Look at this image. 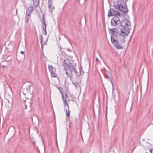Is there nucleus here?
Returning <instances> with one entry per match:
<instances>
[{
	"label": "nucleus",
	"instance_id": "1",
	"mask_svg": "<svg viewBox=\"0 0 153 153\" xmlns=\"http://www.w3.org/2000/svg\"><path fill=\"white\" fill-rule=\"evenodd\" d=\"M120 24L123 28L121 29L119 35L122 36H126L129 33L130 29L128 27L130 26L131 23L127 19H125L123 21L120 22L119 18L118 16H114L111 21V25L113 26H115Z\"/></svg>",
	"mask_w": 153,
	"mask_h": 153
},
{
	"label": "nucleus",
	"instance_id": "2",
	"mask_svg": "<svg viewBox=\"0 0 153 153\" xmlns=\"http://www.w3.org/2000/svg\"><path fill=\"white\" fill-rule=\"evenodd\" d=\"M72 60L69 59L64 60L62 63V65L64 66V69L66 73V74L68 78H70V79L72 78L73 75L72 73V71L74 72L76 74H77V71L76 70L75 66L72 64Z\"/></svg>",
	"mask_w": 153,
	"mask_h": 153
},
{
	"label": "nucleus",
	"instance_id": "3",
	"mask_svg": "<svg viewBox=\"0 0 153 153\" xmlns=\"http://www.w3.org/2000/svg\"><path fill=\"white\" fill-rule=\"evenodd\" d=\"M128 0H118L117 4L114 5V7L120 11L123 14H126L128 10L126 3Z\"/></svg>",
	"mask_w": 153,
	"mask_h": 153
},
{
	"label": "nucleus",
	"instance_id": "4",
	"mask_svg": "<svg viewBox=\"0 0 153 153\" xmlns=\"http://www.w3.org/2000/svg\"><path fill=\"white\" fill-rule=\"evenodd\" d=\"M111 41L114 47L117 49H121L123 48V46L120 44L119 42L117 39L114 37L111 36Z\"/></svg>",
	"mask_w": 153,
	"mask_h": 153
},
{
	"label": "nucleus",
	"instance_id": "5",
	"mask_svg": "<svg viewBox=\"0 0 153 153\" xmlns=\"http://www.w3.org/2000/svg\"><path fill=\"white\" fill-rule=\"evenodd\" d=\"M120 14L119 12L117 11L115 9L113 8H111L109 10L108 14V16L109 17L112 16H120Z\"/></svg>",
	"mask_w": 153,
	"mask_h": 153
},
{
	"label": "nucleus",
	"instance_id": "6",
	"mask_svg": "<svg viewBox=\"0 0 153 153\" xmlns=\"http://www.w3.org/2000/svg\"><path fill=\"white\" fill-rule=\"evenodd\" d=\"M109 30L111 35V36L114 37L116 33H117V29L115 28L110 29H109Z\"/></svg>",
	"mask_w": 153,
	"mask_h": 153
},
{
	"label": "nucleus",
	"instance_id": "7",
	"mask_svg": "<svg viewBox=\"0 0 153 153\" xmlns=\"http://www.w3.org/2000/svg\"><path fill=\"white\" fill-rule=\"evenodd\" d=\"M34 10V8L32 6H30L27 8L26 11V13H30L31 15Z\"/></svg>",
	"mask_w": 153,
	"mask_h": 153
},
{
	"label": "nucleus",
	"instance_id": "8",
	"mask_svg": "<svg viewBox=\"0 0 153 153\" xmlns=\"http://www.w3.org/2000/svg\"><path fill=\"white\" fill-rule=\"evenodd\" d=\"M48 7L50 12L52 13L53 10L54 9V6L52 4H50V2H49V4H48Z\"/></svg>",
	"mask_w": 153,
	"mask_h": 153
},
{
	"label": "nucleus",
	"instance_id": "9",
	"mask_svg": "<svg viewBox=\"0 0 153 153\" xmlns=\"http://www.w3.org/2000/svg\"><path fill=\"white\" fill-rule=\"evenodd\" d=\"M48 68L51 73L53 72H56V70L55 68H53L51 65H48Z\"/></svg>",
	"mask_w": 153,
	"mask_h": 153
},
{
	"label": "nucleus",
	"instance_id": "10",
	"mask_svg": "<svg viewBox=\"0 0 153 153\" xmlns=\"http://www.w3.org/2000/svg\"><path fill=\"white\" fill-rule=\"evenodd\" d=\"M30 16L31 15L30 14V13H26V16L25 17V21L26 23H27L28 22Z\"/></svg>",
	"mask_w": 153,
	"mask_h": 153
},
{
	"label": "nucleus",
	"instance_id": "11",
	"mask_svg": "<svg viewBox=\"0 0 153 153\" xmlns=\"http://www.w3.org/2000/svg\"><path fill=\"white\" fill-rule=\"evenodd\" d=\"M33 4L35 7H37L39 4V0H33Z\"/></svg>",
	"mask_w": 153,
	"mask_h": 153
},
{
	"label": "nucleus",
	"instance_id": "12",
	"mask_svg": "<svg viewBox=\"0 0 153 153\" xmlns=\"http://www.w3.org/2000/svg\"><path fill=\"white\" fill-rule=\"evenodd\" d=\"M41 22L43 23V25H42V28H43L44 27H46V24L45 23V17L44 16V15L43 14L42 16V18L41 19Z\"/></svg>",
	"mask_w": 153,
	"mask_h": 153
},
{
	"label": "nucleus",
	"instance_id": "13",
	"mask_svg": "<svg viewBox=\"0 0 153 153\" xmlns=\"http://www.w3.org/2000/svg\"><path fill=\"white\" fill-rule=\"evenodd\" d=\"M66 116L68 118L67 120H69V119L68 118H69L70 117V111L69 109H66Z\"/></svg>",
	"mask_w": 153,
	"mask_h": 153
},
{
	"label": "nucleus",
	"instance_id": "14",
	"mask_svg": "<svg viewBox=\"0 0 153 153\" xmlns=\"http://www.w3.org/2000/svg\"><path fill=\"white\" fill-rule=\"evenodd\" d=\"M30 100L28 99L27 100V102L26 100H25V104L26 106V108H27V105H30Z\"/></svg>",
	"mask_w": 153,
	"mask_h": 153
},
{
	"label": "nucleus",
	"instance_id": "15",
	"mask_svg": "<svg viewBox=\"0 0 153 153\" xmlns=\"http://www.w3.org/2000/svg\"><path fill=\"white\" fill-rule=\"evenodd\" d=\"M51 75L52 77H56L57 76L56 74L55 73V72L51 73Z\"/></svg>",
	"mask_w": 153,
	"mask_h": 153
},
{
	"label": "nucleus",
	"instance_id": "16",
	"mask_svg": "<svg viewBox=\"0 0 153 153\" xmlns=\"http://www.w3.org/2000/svg\"><path fill=\"white\" fill-rule=\"evenodd\" d=\"M80 72L81 74L82 75H83L84 73V71L82 70V68L81 66L80 68Z\"/></svg>",
	"mask_w": 153,
	"mask_h": 153
},
{
	"label": "nucleus",
	"instance_id": "17",
	"mask_svg": "<svg viewBox=\"0 0 153 153\" xmlns=\"http://www.w3.org/2000/svg\"><path fill=\"white\" fill-rule=\"evenodd\" d=\"M42 29H43V30L45 32V35H46L47 34V32L46 30V27H44L43 28H42Z\"/></svg>",
	"mask_w": 153,
	"mask_h": 153
},
{
	"label": "nucleus",
	"instance_id": "18",
	"mask_svg": "<svg viewBox=\"0 0 153 153\" xmlns=\"http://www.w3.org/2000/svg\"><path fill=\"white\" fill-rule=\"evenodd\" d=\"M74 85L76 88H78L79 87V83L78 82H75L74 83Z\"/></svg>",
	"mask_w": 153,
	"mask_h": 153
},
{
	"label": "nucleus",
	"instance_id": "19",
	"mask_svg": "<svg viewBox=\"0 0 153 153\" xmlns=\"http://www.w3.org/2000/svg\"><path fill=\"white\" fill-rule=\"evenodd\" d=\"M39 37L40 39L41 43H42V41H43V38H42V35H40Z\"/></svg>",
	"mask_w": 153,
	"mask_h": 153
},
{
	"label": "nucleus",
	"instance_id": "20",
	"mask_svg": "<svg viewBox=\"0 0 153 153\" xmlns=\"http://www.w3.org/2000/svg\"><path fill=\"white\" fill-rule=\"evenodd\" d=\"M56 86L58 89L61 92V93H62V88L61 87H58Z\"/></svg>",
	"mask_w": 153,
	"mask_h": 153
},
{
	"label": "nucleus",
	"instance_id": "21",
	"mask_svg": "<svg viewBox=\"0 0 153 153\" xmlns=\"http://www.w3.org/2000/svg\"><path fill=\"white\" fill-rule=\"evenodd\" d=\"M62 97H63V102H64V103H65V102H66V99H65L63 98V95H62Z\"/></svg>",
	"mask_w": 153,
	"mask_h": 153
},
{
	"label": "nucleus",
	"instance_id": "22",
	"mask_svg": "<svg viewBox=\"0 0 153 153\" xmlns=\"http://www.w3.org/2000/svg\"><path fill=\"white\" fill-rule=\"evenodd\" d=\"M52 0H48V4H49V3L50 2V4H52Z\"/></svg>",
	"mask_w": 153,
	"mask_h": 153
},
{
	"label": "nucleus",
	"instance_id": "23",
	"mask_svg": "<svg viewBox=\"0 0 153 153\" xmlns=\"http://www.w3.org/2000/svg\"><path fill=\"white\" fill-rule=\"evenodd\" d=\"M67 104H68V103L66 102L65 101V103H64V106L67 105Z\"/></svg>",
	"mask_w": 153,
	"mask_h": 153
},
{
	"label": "nucleus",
	"instance_id": "24",
	"mask_svg": "<svg viewBox=\"0 0 153 153\" xmlns=\"http://www.w3.org/2000/svg\"><path fill=\"white\" fill-rule=\"evenodd\" d=\"M41 48L42 49H43V43H41Z\"/></svg>",
	"mask_w": 153,
	"mask_h": 153
},
{
	"label": "nucleus",
	"instance_id": "25",
	"mask_svg": "<svg viewBox=\"0 0 153 153\" xmlns=\"http://www.w3.org/2000/svg\"><path fill=\"white\" fill-rule=\"evenodd\" d=\"M21 54H24V52L23 51H21L20 52Z\"/></svg>",
	"mask_w": 153,
	"mask_h": 153
},
{
	"label": "nucleus",
	"instance_id": "26",
	"mask_svg": "<svg viewBox=\"0 0 153 153\" xmlns=\"http://www.w3.org/2000/svg\"><path fill=\"white\" fill-rule=\"evenodd\" d=\"M67 107H68V108H67V109H69V105H68V104H67Z\"/></svg>",
	"mask_w": 153,
	"mask_h": 153
},
{
	"label": "nucleus",
	"instance_id": "27",
	"mask_svg": "<svg viewBox=\"0 0 153 153\" xmlns=\"http://www.w3.org/2000/svg\"><path fill=\"white\" fill-rule=\"evenodd\" d=\"M150 153H152V149H150Z\"/></svg>",
	"mask_w": 153,
	"mask_h": 153
},
{
	"label": "nucleus",
	"instance_id": "28",
	"mask_svg": "<svg viewBox=\"0 0 153 153\" xmlns=\"http://www.w3.org/2000/svg\"><path fill=\"white\" fill-rule=\"evenodd\" d=\"M31 86V85H29V90H30V87Z\"/></svg>",
	"mask_w": 153,
	"mask_h": 153
},
{
	"label": "nucleus",
	"instance_id": "29",
	"mask_svg": "<svg viewBox=\"0 0 153 153\" xmlns=\"http://www.w3.org/2000/svg\"><path fill=\"white\" fill-rule=\"evenodd\" d=\"M31 120H32V121L33 122V118L32 117H31Z\"/></svg>",
	"mask_w": 153,
	"mask_h": 153
},
{
	"label": "nucleus",
	"instance_id": "30",
	"mask_svg": "<svg viewBox=\"0 0 153 153\" xmlns=\"http://www.w3.org/2000/svg\"><path fill=\"white\" fill-rule=\"evenodd\" d=\"M98 60V59L97 58H96V61H97V60Z\"/></svg>",
	"mask_w": 153,
	"mask_h": 153
}]
</instances>
